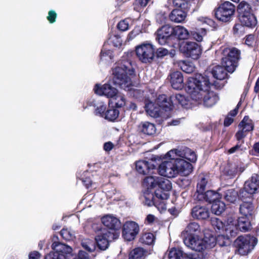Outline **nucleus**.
<instances>
[{"instance_id": "f257e3e1", "label": "nucleus", "mask_w": 259, "mask_h": 259, "mask_svg": "<svg viewBox=\"0 0 259 259\" xmlns=\"http://www.w3.org/2000/svg\"><path fill=\"white\" fill-rule=\"evenodd\" d=\"M210 84L207 77L197 74L195 77H189L186 90L193 100L209 107L214 105L219 99L216 93L209 90Z\"/></svg>"}, {"instance_id": "f03ea898", "label": "nucleus", "mask_w": 259, "mask_h": 259, "mask_svg": "<svg viewBox=\"0 0 259 259\" xmlns=\"http://www.w3.org/2000/svg\"><path fill=\"white\" fill-rule=\"evenodd\" d=\"M113 81L115 85L124 90H130L133 85L132 78L135 75V70L128 62L115 66L112 69Z\"/></svg>"}, {"instance_id": "7ed1b4c3", "label": "nucleus", "mask_w": 259, "mask_h": 259, "mask_svg": "<svg viewBox=\"0 0 259 259\" xmlns=\"http://www.w3.org/2000/svg\"><path fill=\"white\" fill-rule=\"evenodd\" d=\"M145 108L148 114L156 118L160 116L161 109L169 111L172 109V105L170 100L165 95H161L157 98L155 103L148 102Z\"/></svg>"}, {"instance_id": "20e7f679", "label": "nucleus", "mask_w": 259, "mask_h": 259, "mask_svg": "<svg viewBox=\"0 0 259 259\" xmlns=\"http://www.w3.org/2000/svg\"><path fill=\"white\" fill-rule=\"evenodd\" d=\"M222 64L226 67L227 72H233L238 65L241 58V52L236 48H226L222 52Z\"/></svg>"}, {"instance_id": "39448f33", "label": "nucleus", "mask_w": 259, "mask_h": 259, "mask_svg": "<svg viewBox=\"0 0 259 259\" xmlns=\"http://www.w3.org/2000/svg\"><path fill=\"white\" fill-rule=\"evenodd\" d=\"M256 243V238L248 235L240 236L234 241V245L237 251L242 255L248 254Z\"/></svg>"}, {"instance_id": "423d86ee", "label": "nucleus", "mask_w": 259, "mask_h": 259, "mask_svg": "<svg viewBox=\"0 0 259 259\" xmlns=\"http://www.w3.org/2000/svg\"><path fill=\"white\" fill-rule=\"evenodd\" d=\"M235 11V6L229 2L222 4L217 9L215 15L216 18L223 22L230 20Z\"/></svg>"}, {"instance_id": "0eeeda50", "label": "nucleus", "mask_w": 259, "mask_h": 259, "mask_svg": "<svg viewBox=\"0 0 259 259\" xmlns=\"http://www.w3.org/2000/svg\"><path fill=\"white\" fill-rule=\"evenodd\" d=\"M259 187V180L257 175L252 176L251 178L246 181L243 189L239 193V197L243 200L246 198H250L251 195L255 193Z\"/></svg>"}, {"instance_id": "6e6552de", "label": "nucleus", "mask_w": 259, "mask_h": 259, "mask_svg": "<svg viewBox=\"0 0 259 259\" xmlns=\"http://www.w3.org/2000/svg\"><path fill=\"white\" fill-rule=\"evenodd\" d=\"M136 52L138 58L143 63L150 62L154 58V48L149 44H144L137 46Z\"/></svg>"}, {"instance_id": "1a4fd4ad", "label": "nucleus", "mask_w": 259, "mask_h": 259, "mask_svg": "<svg viewBox=\"0 0 259 259\" xmlns=\"http://www.w3.org/2000/svg\"><path fill=\"white\" fill-rule=\"evenodd\" d=\"M251 228L250 222L248 218L240 217L237 221V224L229 225L225 229L226 235L230 236H235L236 234L235 230H239L242 232L248 231Z\"/></svg>"}, {"instance_id": "9d476101", "label": "nucleus", "mask_w": 259, "mask_h": 259, "mask_svg": "<svg viewBox=\"0 0 259 259\" xmlns=\"http://www.w3.org/2000/svg\"><path fill=\"white\" fill-rule=\"evenodd\" d=\"M140 231L139 225L134 221H127L123 225L122 236L127 241L134 240Z\"/></svg>"}, {"instance_id": "9b49d317", "label": "nucleus", "mask_w": 259, "mask_h": 259, "mask_svg": "<svg viewBox=\"0 0 259 259\" xmlns=\"http://www.w3.org/2000/svg\"><path fill=\"white\" fill-rule=\"evenodd\" d=\"M181 52L187 57L193 59H197L201 54L200 46L194 41H186L180 48Z\"/></svg>"}, {"instance_id": "f8f14e48", "label": "nucleus", "mask_w": 259, "mask_h": 259, "mask_svg": "<svg viewBox=\"0 0 259 259\" xmlns=\"http://www.w3.org/2000/svg\"><path fill=\"white\" fill-rule=\"evenodd\" d=\"M170 160L162 162L159 166V174L167 178H174L177 176V171L175 165V156L170 157Z\"/></svg>"}, {"instance_id": "ddd939ff", "label": "nucleus", "mask_w": 259, "mask_h": 259, "mask_svg": "<svg viewBox=\"0 0 259 259\" xmlns=\"http://www.w3.org/2000/svg\"><path fill=\"white\" fill-rule=\"evenodd\" d=\"M174 27L169 25H164L157 29L156 32V39L161 45L168 43L173 36Z\"/></svg>"}, {"instance_id": "4468645a", "label": "nucleus", "mask_w": 259, "mask_h": 259, "mask_svg": "<svg viewBox=\"0 0 259 259\" xmlns=\"http://www.w3.org/2000/svg\"><path fill=\"white\" fill-rule=\"evenodd\" d=\"M184 243L188 247L196 251H201L205 249L204 242L197 236L189 235L184 239Z\"/></svg>"}, {"instance_id": "2eb2a0df", "label": "nucleus", "mask_w": 259, "mask_h": 259, "mask_svg": "<svg viewBox=\"0 0 259 259\" xmlns=\"http://www.w3.org/2000/svg\"><path fill=\"white\" fill-rule=\"evenodd\" d=\"M115 236L114 232L109 231H105L97 236L95 240L98 247L101 250H105L108 248L109 242L116 238Z\"/></svg>"}, {"instance_id": "dca6fc26", "label": "nucleus", "mask_w": 259, "mask_h": 259, "mask_svg": "<svg viewBox=\"0 0 259 259\" xmlns=\"http://www.w3.org/2000/svg\"><path fill=\"white\" fill-rule=\"evenodd\" d=\"M175 155L186 159L192 162H195L197 160L195 153L189 148H185L183 151L173 149L167 153V156L169 157H174Z\"/></svg>"}, {"instance_id": "f3484780", "label": "nucleus", "mask_w": 259, "mask_h": 259, "mask_svg": "<svg viewBox=\"0 0 259 259\" xmlns=\"http://www.w3.org/2000/svg\"><path fill=\"white\" fill-rule=\"evenodd\" d=\"M176 156L175 155V165L177 175L178 174L184 176L189 175L192 171V164L184 159L177 158Z\"/></svg>"}, {"instance_id": "a211bd4d", "label": "nucleus", "mask_w": 259, "mask_h": 259, "mask_svg": "<svg viewBox=\"0 0 259 259\" xmlns=\"http://www.w3.org/2000/svg\"><path fill=\"white\" fill-rule=\"evenodd\" d=\"M95 92L99 95H105L108 98H112L117 94V90L109 84H105L101 87L96 84Z\"/></svg>"}, {"instance_id": "6ab92c4d", "label": "nucleus", "mask_w": 259, "mask_h": 259, "mask_svg": "<svg viewBox=\"0 0 259 259\" xmlns=\"http://www.w3.org/2000/svg\"><path fill=\"white\" fill-rule=\"evenodd\" d=\"M102 224L111 230H117L120 227V222L119 219L112 215L108 214L101 219Z\"/></svg>"}, {"instance_id": "aec40b11", "label": "nucleus", "mask_w": 259, "mask_h": 259, "mask_svg": "<svg viewBox=\"0 0 259 259\" xmlns=\"http://www.w3.org/2000/svg\"><path fill=\"white\" fill-rule=\"evenodd\" d=\"M170 82L174 89L181 90L184 87V79L182 73L180 71H175L170 73Z\"/></svg>"}, {"instance_id": "412c9836", "label": "nucleus", "mask_w": 259, "mask_h": 259, "mask_svg": "<svg viewBox=\"0 0 259 259\" xmlns=\"http://www.w3.org/2000/svg\"><path fill=\"white\" fill-rule=\"evenodd\" d=\"M191 214L195 219L206 220L209 217V211L205 206L196 205L192 208Z\"/></svg>"}, {"instance_id": "4be33fe9", "label": "nucleus", "mask_w": 259, "mask_h": 259, "mask_svg": "<svg viewBox=\"0 0 259 259\" xmlns=\"http://www.w3.org/2000/svg\"><path fill=\"white\" fill-rule=\"evenodd\" d=\"M239 20L242 25L248 27H254L257 24L256 18L252 13L239 16Z\"/></svg>"}, {"instance_id": "5701e85b", "label": "nucleus", "mask_w": 259, "mask_h": 259, "mask_svg": "<svg viewBox=\"0 0 259 259\" xmlns=\"http://www.w3.org/2000/svg\"><path fill=\"white\" fill-rule=\"evenodd\" d=\"M154 166L147 161L139 160L136 163V169L141 174L145 175L149 173L150 169L154 168Z\"/></svg>"}, {"instance_id": "b1692460", "label": "nucleus", "mask_w": 259, "mask_h": 259, "mask_svg": "<svg viewBox=\"0 0 259 259\" xmlns=\"http://www.w3.org/2000/svg\"><path fill=\"white\" fill-rule=\"evenodd\" d=\"M138 128L140 132L147 135H154L156 131L155 125L148 121L141 122Z\"/></svg>"}, {"instance_id": "393cba45", "label": "nucleus", "mask_w": 259, "mask_h": 259, "mask_svg": "<svg viewBox=\"0 0 259 259\" xmlns=\"http://www.w3.org/2000/svg\"><path fill=\"white\" fill-rule=\"evenodd\" d=\"M187 14L185 11L182 9L173 10L169 15L170 20L176 23H181L183 22Z\"/></svg>"}, {"instance_id": "a878e982", "label": "nucleus", "mask_w": 259, "mask_h": 259, "mask_svg": "<svg viewBox=\"0 0 259 259\" xmlns=\"http://www.w3.org/2000/svg\"><path fill=\"white\" fill-rule=\"evenodd\" d=\"M173 36H177L180 40H184L189 38L190 36V31L184 26L178 25L174 27Z\"/></svg>"}, {"instance_id": "bb28decb", "label": "nucleus", "mask_w": 259, "mask_h": 259, "mask_svg": "<svg viewBox=\"0 0 259 259\" xmlns=\"http://www.w3.org/2000/svg\"><path fill=\"white\" fill-rule=\"evenodd\" d=\"M227 70L224 66L217 65L213 67L211 70V74L213 76L219 80H223L227 77Z\"/></svg>"}, {"instance_id": "cd10ccee", "label": "nucleus", "mask_w": 259, "mask_h": 259, "mask_svg": "<svg viewBox=\"0 0 259 259\" xmlns=\"http://www.w3.org/2000/svg\"><path fill=\"white\" fill-rule=\"evenodd\" d=\"M240 212L246 218H248L252 215L253 212V206L249 202H244L240 206Z\"/></svg>"}, {"instance_id": "c85d7f7f", "label": "nucleus", "mask_w": 259, "mask_h": 259, "mask_svg": "<svg viewBox=\"0 0 259 259\" xmlns=\"http://www.w3.org/2000/svg\"><path fill=\"white\" fill-rule=\"evenodd\" d=\"M206 28H195L190 31V36L198 42H201L206 34Z\"/></svg>"}, {"instance_id": "c756f323", "label": "nucleus", "mask_w": 259, "mask_h": 259, "mask_svg": "<svg viewBox=\"0 0 259 259\" xmlns=\"http://www.w3.org/2000/svg\"><path fill=\"white\" fill-rule=\"evenodd\" d=\"M238 127L247 133L252 131L253 130L254 125L252 121L248 116H245L239 124Z\"/></svg>"}, {"instance_id": "7c9ffc66", "label": "nucleus", "mask_w": 259, "mask_h": 259, "mask_svg": "<svg viewBox=\"0 0 259 259\" xmlns=\"http://www.w3.org/2000/svg\"><path fill=\"white\" fill-rule=\"evenodd\" d=\"M202 195L204 200L209 203H213L221 198V195L218 192L212 190L207 191Z\"/></svg>"}, {"instance_id": "2f4dec72", "label": "nucleus", "mask_w": 259, "mask_h": 259, "mask_svg": "<svg viewBox=\"0 0 259 259\" xmlns=\"http://www.w3.org/2000/svg\"><path fill=\"white\" fill-rule=\"evenodd\" d=\"M225 204L219 199L212 203L211 210L213 213L220 215L225 210Z\"/></svg>"}, {"instance_id": "473e14b6", "label": "nucleus", "mask_w": 259, "mask_h": 259, "mask_svg": "<svg viewBox=\"0 0 259 259\" xmlns=\"http://www.w3.org/2000/svg\"><path fill=\"white\" fill-rule=\"evenodd\" d=\"M211 223L214 229L217 232L225 231L226 233L225 229L227 226L229 225L228 224L227 225H225L224 223L221 220L217 218L211 219Z\"/></svg>"}, {"instance_id": "72a5a7b5", "label": "nucleus", "mask_w": 259, "mask_h": 259, "mask_svg": "<svg viewBox=\"0 0 259 259\" xmlns=\"http://www.w3.org/2000/svg\"><path fill=\"white\" fill-rule=\"evenodd\" d=\"M159 177L156 176L146 177L143 180V185L147 189L153 188L157 185V180Z\"/></svg>"}, {"instance_id": "f704fd0d", "label": "nucleus", "mask_w": 259, "mask_h": 259, "mask_svg": "<svg viewBox=\"0 0 259 259\" xmlns=\"http://www.w3.org/2000/svg\"><path fill=\"white\" fill-rule=\"evenodd\" d=\"M223 196L226 201L233 203L236 201L238 194L234 189H231L224 191Z\"/></svg>"}, {"instance_id": "c9c22d12", "label": "nucleus", "mask_w": 259, "mask_h": 259, "mask_svg": "<svg viewBox=\"0 0 259 259\" xmlns=\"http://www.w3.org/2000/svg\"><path fill=\"white\" fill-rule=\"evenodd\" d=\"M157 183V186L161 190L168 191L171 189L172 186L170 182L165 178L159 177Z\"/></svg>"}, {"instance_id": "e433bc0d", "label": "nucleus", "mask_w": 259, "mask_h": 259, "mask_svg": "<svg viewBox=\"0 0 259 259\" xmlns=\"http://www.w3.org/2000/svg\"><path fill=\"white\" fill-rule=\"evenodd\" d=\"M251 10L250 5L245 2H241L238 6L237 11L239 14V16L252 13Z\"/></svg>"}, {"instance_id": "4c0bfd02", "label": "nucleus", "mask_w": 259, "mask_h": 259, "mask_svg": "<svg viewBox=\"0 0 259 259\" xmlns=\"http://www.w3.org/2000/svg\"><path fill=\"white\" fill-rule=\"evenodd\" d=\"M81 245L84 249L90 252L94 251L96 249L95 241L90 239L82 240Z\"/></svg>"}, {"instance_id": "58836bf2", "label": "nucleus", "mask_w": 259, "mask_h": 259, "mask_svg": "<svg viewBox=\"0 0 259 259\" xmlns=\"http://www.w3.org/2000/svg\"><path fill=\"white\" fill-rule=\"evenodd\" d=\"M185 255L186 254H184L181 250L173 248L169 252L168 258L169 259H181L185 257Z\"/></svg>"}, {"instance_id": "ea45409f", "label": "nucleus", "mask_w": 259, "mask_h": 259, "mask_svg": "<svg viewBox=\"0 0 259 259\" xmlns=\"http://www.w3.org/2000/svg\"><path fill=\"white\" fill-rule=\"evenodd\" d=\"M154 241V235L151 233H146L142 234L140 238V241L147 245L152 244Z\"/></svg>"}, {"instance_id": "a19ab883", "label": "nucleus", "mask_w": 259, "mask_h": 259, "mask_svg": "<svg viewBox=\"0 0 259 259\" xmlns=\"http://www.w3.org/2000/svg\"><path fill=\"white\" fill-rule=\"evenodd\" d=\"M202 239L204 242L205 249L211 248L213 247L217 243L215 237L212 235H208V236L205 235Z\"/></svg>"}, {"instance_id": "79ce46f5", "label": "nucleus", "mask_w": 259, "mask_h": 259, "mask_svg": "<svg viewBox=\"0 0 259 259\" xmlns=\"http://www.w3.org/2000/svg\"><path fill=\"white\" fill-rule=\"evenodd\" d=\"M145 251L142 248L138 247L132 251L129 255V259H141L144 255Z\"/></svg>"}, {"instance_id": "37998d69", "label": "nucleus", "mask_w": 259, "mask_h": 259, "mask_svg": "<svg viewBox=\"0 0 259 259\" xmlns=\"http://www.w3.org/2000/svg\"><path fill=\"white\" fill-rule=\"evenodd\" d=\"M168 99L170 100L172 105V100L175 99L178 103L181 104L183 107H187V105H188V101L186 99L185 97L181 94H176L175 96L170 97V98H167Z\"/></svg>"}, {"instance_id": "c03bdc74", "label": "nucleus", "mask_w": 259, "mask_h": 259, "mask_svg": "<svg viewBox=\"0 0 259 259\" xmlns=\"http://www.w3.org/2000/svg\"><path fill=\"white\" fill-rule=\"evenodd\" d=\"M118 115L119 111L117 109H109L105 113V118L110 121H113L118 117Z\"/></svg>"}, {"instance_id": "a18cd8bd", "label": "nucleus", "mask_w": 259, "mask_h": 259, "mask_svg": "<svg viewBox=\"0 0 259 259\" xmlns=\"http://www.w3.org/2000/svg\"><path fill=\"white\" fill-rule=\"evenodd\" d=\"M112 102L115 104L116 107H122L125 105V99L121 95L116 94L112 98Z\"/></svg>"}, {"instance_id": "49530a36", "label": "nucleus", "mask_w": 259, "mask_h": 259, "mask_svg": "<svg viewBox=\"0 0 259 259\" xmlns=\"http://www.w3.org/2000/svg\"><path fill=\"white\" fill-rule=\"evenodd\" d=\"M52 249L53 252H58V253L65 254V244L59 241H54L52 245Z\"/></svg>"}, {"instance_id": "de8ad7c7", "label": "nucleus", "mask_w": 259, "mask_h": 259, "mask_svg": "<svg viewBox=\"0 0 259 259\" xmlns=\"http://www.w3.org/2000/svg\"><path fill=\"white\" fill-rule=\"evenodd\" d=\"M180 65L181 69L187 73H191L194 70V67L193 65L189 62L184 61H182L180 63Z\"/></svg>"}, {"instance_id": "09e8293b", "label": "nucleus", "mask_w": 259, "mask_h": 259, "mask_svg": "<svg viewBox=\"0 0 259 259\" xmlns=\"http://www.w3.org/2000/svg\"><path fill=\"white\" fill-rule=\"evenodd\" d=\"M200 226L198 223L196 222H192L189 223L185 229V231L189 235L198 231Z\"/></svg>"}, {"instance_id": "8fccbe9b", "label": "nucleus", "mask_w": 259, "mask_h": 259, "mask_svg": "<svg viewBox=\"0 0 259 259\" xmlns=\"http://www.w3.org/2000/svg\"><path fill=\"white\" fill-rule=\"evenodd\" d=\"M207 181L204 177H202L197 185V192L199 194H203L207 184Z\"/></svg>"}, {"instance_id": "3c124183", "label": "nucleus", "mask_w": 259, "mask_h": 259, "mask_svg": "<svg viewBox=\"0 0 259 259\" xmlns=\"http://www.w3.org/2000/svg\"><path fill=\"white\" fill-rule=\"evenodd\" d=\"M44 259H65V254L58 253L57 251H51L45 256Z\"/></svg>"}, {"instance_id": "603ef678", "label": "nucleus", "mask_w": 259, "mask_h": 259, "mask_svg": "<svg viewBox=\"0 0 259 259\" xmlns=\"http://www.w3.org/2000/svg\"><path fill=\"white\" fill-rule=\"evenodd\" d=\"M144 198V203L145 205L150 206L155 204L154 196L152 193H145Z\"/></svg>"}, {"instance_id": "864d4df0", "label": "nucleus", "mask_w": 259, "mask_h": 259, "mask_svg": "<svg viewBox=\"0 0 259 259\" xmlns=\"http://www.w3.org/2000/svg\"><path fill=\"white\" fill-rule=\"evenodd\" d=\"M246 133L243 130L240 129L235 134V137L237 140L238 141V143L242 144L244 143L243 139L246 137Z\"/></svg>"}, {"instance_id": "5fc2aeb1", "label": "nucleus", "mask_w": 259, "mask_h": 259, "mask_svg": "<svg viewBox=\"0 0 259 259\" xmlns=\"http://www.w3.org/2000/svg\"><path fill=\"white\" fill-rule=\"evenodd\" d=\"M129 23L127 19H124L120 21L117 25V28L119 30L124 31L128 29Z\"/></svg>"}, {"instance_id": "6e6d98bb", "label": "nucleus", "mask_w": 259, "mask_h": 259, "mask_svg": "<svg viewBox=\"0 0 259 259\" xmlns=\"http://www.w3.org/2000/svg\"><path fill=\"white\" fill-rule=\"evenodd\" d=\"M57 13L54 10H50L48 12V16L47 19L50 23H53L56 21Z\"/></svg>"}, {"instance_id": "4d7b16f0", "label": "nucleus", "mask_w": 259, "mask_h": 259, "mask_svg": "<svg viewBox=\"0 0 259 259\" xmlns=\"http://www.w3.org/2000/svg\"><path fill=\"white\" fill-rule=\"evenodd\" d=\"M42 254L36 250L30 251L28 254V259H41Z\"/></svg>"}, {"instance_id": "13d9d810", "label": "nucleus", "mask_w": 259, "mask_h": 259, "mask_svg": "<svg viewBox=\"0 0 259 259\" xmlns=\"http://www.w3.org/2000/svg\"><path fill=\"white\" fill-rule=\"evenodd\" d=\"M229 167L230 168L227 171L228 175L231 177L236 176L237 174V167L236 165V163L231 164Z\"/></svg>"}, {"instance_id": "bf43d9fd", "label": "nucleus", "mask_w": 259, "mask_h": 259, "mask_svg": "<svg viewBox=\"0 0 259 259\" xmlns=\"http://www.w3.org/2000/svg\"><path fill=\"white\" fill-rule=\"evenodd\" d=\"M72 251V248L66 244V259H73V257H76V254L71 253Z\"/></svg>"}, {"instance_id": "052dcab7", "label": "nucleus", "mask_w": 259, "mask_h": 259, "mask_svg": "<svg viewBox=\"0 0 259 259\" xmlns=\"http://www.w3.org/2000/svg\"><path fill=\"white\" fill-rule=\"evenodd\" d=\"M156 53L157 57L162 58L168 54V51L166 49L159 48L157 50Z\"/></svg>"}, {"instance_id": "680f3d73", "label": "nucleus", "mask_w": 259, "mask_h": 259, "mask_svg": "<svg viewBox=\"0 0 259 259\" xmlns=\"http://www.w3.org/2000/svg\"><path fill=\"white\" fill-rule=\"evenodd\" d=\"M198 20L202 22L203 25L206 24L207 25L211 26L214 24V22L212 20L207 18H199Z\"/></svg>"}, {"instance_id": "e2e57ef3", "label": "nucleus", "mask_w": 259, "mask_h": 259, "mask_svg": "<svg viewBox=\"0 0 259 259\" xmlns=\"http://www.w3.org/2000/svg\"><path fill=\"white\" fill-rule=\"evenodd\" d=\"M105 109L106 106L105 105H101L96 108L95 110V114L103 117L104 115H105L104 112L105 111Z\"/></svg>"}, {"instance_id": "0e129e2a", "label": "nucleus", "mask_w": 259, "mask_h": 259, "mask_svg": "<svg viewBox=\"0 0 259 259\" xmlns=\"http://www.w3.org/2000/svg\"><path fill=\"white\" fill-rule=\"evenodd\" d=\"M254 41V36L253 35H248L246 36L245 43L246 45H248V46H252L253 42Z\"/></svg>"}, {"instance_id": "69168bd1", "label": "nucleus", "mask_w": 259, "mask_h": 259, "mask_svg": "<svg viewBox=\"0 0 259 259\" xmlns=\"http://www.w3.org/2000/svg\"><path fill=\"white\" fill-rule=\"evenodd\" d=\"M75 259H90L89 256L86 252L83 251H80L78 253V256L75 257Z\"/></svg>"}, {"instance_id": "338daca9", "label": "nucleus", "mask_w": 259, "mask_h": 259, "mask_svg": "<svg viewBox=\"0 0 259 259\" xmlns=\"http://www.w3.org/2000/svg\"><path fill=\"white\" fill-rule=\"evenodd\" d=\"M243 29V25L240 24H236L234 25L233 27V32L235 34L239 33L240 32H241L242 29Z\"/></svg>"}, {"instance_id": "774afa93", "label": "nucleus", "mask_w": 259, "mask_h": 259, "mask_svg": "<svg viewBox=\"0 0 259 259\" xmlns=\"http://www.w3.org/2000/svg\"><path fill=\"white\" fill-rule=\"evenodd\" d=\"M156 218L154 215L149 214L146 218L145 222L148 224H151L154 222Z\"/></svg>"}]
</instances>
